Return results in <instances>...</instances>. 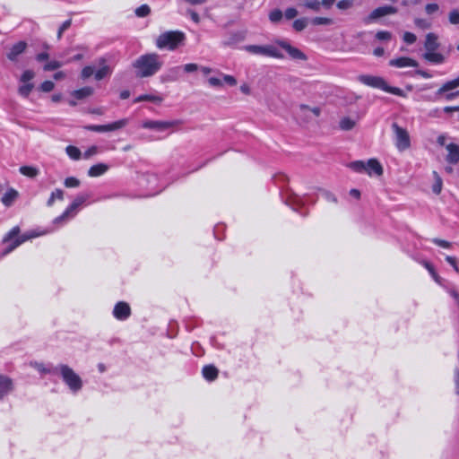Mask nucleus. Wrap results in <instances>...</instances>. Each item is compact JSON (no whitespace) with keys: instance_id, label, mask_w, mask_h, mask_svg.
Returning a JSON list of instances; mask_svg holds the SVG:
<instances>
[{"instance_id":"1","label":"nucleus","mask_w":459,"mask_h":459,"mask_svg":"<svg viewBox=\"0 0 459 459\" xmlns=\"http://www.w3.org/2000/svg\"><path fill=\"white\" fill-rule=\"evenodd\" d=\"M163 66L160 56L155 52L146 53L138 56L133 63L135 76L147 78L155 75Z\"/></svg>"},{"instance_id":"2","label":"nucleus","mask_w":459,"mask_h":459,"mask_svg":"<svg viewBox=\"0 0 459 459\" xmlns=\"http://www.w3.org/2000/svg\"><path fill=\"white\" fill-rule=\"evenodd\" d=\"M186 35L180 30H168L155 39V46L160 50L175 51L185 44Z\"/></svg>"},{"instance_id":"3","label":"nucleus","mask_w":459,"mask_h":459,"mask_svg":"<svg viewBox=\"0 0 459 459\" xmlns=\"http://www.w3.org/2000/svg\"><path fill=\"white\" fill-rule=\"evenodd\" d=\"M358 80L359 82L372 87L376 89H381L385 92L404 97L405 94L403 91L397 87L389 86L383 77L380 76H375V75H368V74H361L358 77Z\"/></svg>"},{"instance_id":"4","label":"nucleus","mask_w":459,"mask_h":459,"mask_svg":"<svg viewBox=\"0 0 459 459\" xmlns=\"http://www.w3.org/2000/svg\"><path fill=\"white\" fill-rule=\"evenodd\" d=\"M58 370L63 381L74 393H77L82 387V380L79 375H77L73 368L69 366L61 364L54 369L53 372Z\"/></svg>"},{"instance_id":"5","label":"nucleus","mask_w":459,"mask_h":459,"mask_svg":"<svg viewBox=\"0 0 459 459\" xmlns=\"http://www.w3.org/2000/svg\"><path fill=\"white\" fill-rule=\"evenodd\" d=\"M90 195L80 194L76 195L72 204L65 210V212L54 220V223L57 224L67 221L76 215L78 209L89 199Z\"/></svg>"},{"instance_id":"6","label":"nucleus","mask_w":459,"mask_h":459,"mask_svg":"<svg viewBox=\"0 0 459 459\" xmlns=\"http://www.w3.org/2000/svg\"><path fill=\"white\" fill-rule=\"evenodd\" d=\"M20 233L19 227H13L4 238L3 242L7 244L6 248L3 251L2 255H5L29 239L30 237L26 235L18 236Z\"/></svg>"},{"instance_id":"7","label":"nucleus","mask_w":459,"mask_h":459,"mask_svg":"<svg viewBox=\"0 0 459 459\" xmlns=\"http://www.w3.org/2000/svg\"><path fill=\"white\" fill-rule=\"evenodd\" d=\"M394 133V145L399 152H404L411 147V138L409 132L400 126L397 123L392 124Z\"/></svg>"},{"instance_id":"8","label":"nucleus","mask_w":459,"mask_h":459,"mask_svg":"<svg viewBox=\"0 0 459 459\" xmlns=\"http://www.w3.org/2000/svg\"><path fill=\"white\" fill-rule=\"evenodd\" d=\"M245 50L253 55H260L281 59L284 57L282 53L273 45H247L244 47Z\"/></svg>"},{"instance_id":"9","label":"nucleus","mask_w":459,"mask_h":459,"mask_svg":"<svg viewBox=\"0 0 459 459\" xmlns=\"http://www.w3.org/2000/svg\"><path fill=\"white\" fill-rule=\"evenodd\" d=\"M179 120L160 121V120H146L143 122L142 126L146 129H152L157 132H164L177 126H179Z\"/></svg>"},{"instance_id":"10","label":"nucleus","mask_w":459,"mask_h":459,"mask_svg":"<svg viewBox=\"0 0 459 459\" xmlns=\"http://www.w3.org/2000/svg\"><path fill=\"white\" fill-rule=\"evenodd\" d=\"M129 123L128 118H122L120 120L115 121L113 123L108 125H91L86 126L87 130L98 132V133H105L110 131H116L125 127Z\"/></svg>"},{"instance_id":"11","label":"nucleus","mask_w":459,"mask_h":459,"mask_svg":"<svg viewBox=\"0 0 459 459\" xmlns=\"http://www.w3.org/2000/svg\"><path fill=\"white\" fill-rule=\"evenodd\" d=\"M459 87V76L454 80L445 82L436 92L437 97L444 96L446 100H452L459 96V91L446 93Z\"/></svg>"},{"instance_id":"12","label":"nucleus","mask_w":459,"mask_h":459,"mask_svg":"<svg viewBox=\"0 0 459 459\" xmlns=\"http://www.w3.org/2000/svg\"><path fill=\"white\" fill-rule=\"evenodd\" d=\"M459 87V76L454 80L445 82L436 92L437 97L444 96L446 100H452L459 96V91L446 93Z\"/></svg>"},{"instance_id":"13","label":"nucleus","mask_w":459,"mask_h":459,"mask_svg":"<svg viewBox=\"0 0 459 459\" xmlns=\"http://www.w3.org/2000/svg\"><path fill=\"white\" fill-rule=\"evenodd\" d=\"M335 0H302L300 6L318 13L322 9L329 10L333 5Z\"/></svg>"},{"instance_id":"14","label":"nucleus","mask_w":459,"mask_h":459,"mask_svg":"<svg viewBox=\"0 0 459 459\" xmlns=\"http://www.w3.org/2000/svg\"><path fill=\"white\" fill-rule=\"evenodd\" d=\"M397 13V9L394 6L390 5H385L380 6L373 10L370 14L365 19L366 23H369L377 19H379L381 17L394 14Z\"/></svg>"},{"instance_id":"15","label":"nucleus","mask_w":459,"mask_h":459,"mask_svg":"<svg viewBox=\"0 0 459 459\" xmlns=\"http://www.w3.org/2000/svg\"><path fill=\"white\" fill-rule=\"evenodd\" d=\"M131 315V308L128 303L125 301L117 302L113 309V316L120 321L126 320Z\"/></svg>"},{"instance_id":"16","label":"nucleus","mask_w":459,"mask_h":459,"mask_svg":"<svg viewBox=\"0 0 459 459\" xmlns=\"http://www.w3.org/2000/svg\"><path fill=\"white\" fill-rule=\"evenodd\" d=\"M277 44L281 48H283L292 59L302 60V61L307 60V56L301 50L291 46L287 41L280 40V41H277Z\"/></svg>"},{"instance_id":"17","label":"nucleus","mask_w":459,"mask_h":459,"mask_svg":"<svg viewBox=\"0 0 459 459\" xmlns=\"http://www.w3.org/2000/svg\"><path fill=\"white\" fill-rule=\"evenodd\" d=\"M389 65L403 68V67H417L419 65L418 62L411 57L401 56L398 58L391 59L389 61Z\"/></svg>"},{"instance_id":"18","label":"nucleus","mask_w":459,"mask_h":459,"mask_svg":"<svg viewBox=\"0 0 459 459\" xmlns=\"http://www.w3.org/2000/svg\"><path fill=\"white\" fill-rule=\"evenodd\" d=\"M365 172L369 176H372L373 174L377 176H381L384 170L382 165L377 159H369L366 162Z\"/></svg>"},{"instance_id":"19","label":"nucleus","mask_w":459,"mask_h":459,"mask_svg":"<svg viewBox=\"0 0 459 459\" xmlns=\"http://www.w3.org/2000/svg\"><path fill=\"white\" fill-rule=\"evenodd\" d=\"M299 116L304 117L306 120L311 118V114L317 117L321 114V109L318 107L310 108L307 105L301 104L299 107Z\"/></svg>"},{"instance_id":"20","label":"nucleus","mask_w":459,"mask_h":459,"mask_svg":"<svg viewBox=\"0 0 459 459\" xmlns=\"http://www.w3.org/2000/svg\"><path fill=\"white\" fill-rule=\"evenodd\" d=\"M27 44L24 41H19L15 43L7 54V58L11 61H15L21 54L26 49Z\"/></svg>"},{"instance_id":"21","label":"nucleus","mask_w":459,"mask_h":459,"mask_svg":"<svg viewBox=\"0 0 459 459\" xmlns=\"http://www.w3.org/2000/svg\"><path fill=\"white\" fill-rule=\"evenodd\" d=\"M13 381L10 377L0 375V400L13 390Z\"/></svg>"},{"instance_id":"22","label":"nucleus","mask_w":459,"mask_h":459,"mask_svg":"<svg viewBox=\"0 0 459 459\" xmlns=\"http://www.w3.org/2000/svg\"><path fill=\"white\" fill-rule=\"evenodd\" d=\"M439 48V43L437 41V36L434 33H428L426 35L424 48L426 52L436 51Z\"/></svg>"},{"instance_id":"23","label":"nucleus","mask_w":459,"mask_h":459,"mask_svg":"<svg viewBox=\"0 0 459 459\" xmlns=\"http://www.w3.org/2000/svg\"><path fill=\"white\" fill-rule=\"evenodd\" d=\"M446 150L448 152L446 161L451 164H456L459 161V145L449 143L446 145Z\"/></svg>"},{"instance_id":"24","label":"nucleus","mask_w":459,"mask_h":459,"mask_svg":"<svg viewBox=\"0 0 459 459\" xmlns=\"http://www.w3.org/2000/svg\"><path fill=\"white\" fill-rule=\"evenodd\" d=\"M422 56L426 61L435 65L443 64L446 60L445 56L439 52H437V50L425 52Z\"/></svg>"},{"instance_id":"25","label":"nucleus","mask_w":459,"mask_h":459,"mask_svg":"<svg viewBox=\"0 0 459 459\" xmlns=\"http://www.w3.org/2000/svg\"><path fill=\"white\" fill-rule=\"evenodd\" d=\"M99 64L101 65V67L99 70H97L94 74V77L97 81L104 79L105 77L110 75L112 73L111 68L108 65H105V59H100L99 61Z\"/></svg>"},{"instance_id":"26","label":"nucleus","mask_w":459,"mask_h":459,"mask_svg":"<svg viewBox=\"0 0 459 459\" xmlns=\"http://www.w3.org/2000/svg\"><path fill=\"white\" fill-rule=\"evenodd\" d=\"M108 169V166L104 163H98L91 166L88 170V176L91 178L100 177L105 174Z\"/></svg>"},{"instance_id":"27","label":"nucleus","mask_w":459,"mask_h":459,"mask_svg":"<svg viewBox=\"0 0 459 459\" xmlns=\"http://www.w3.org/2000/svg\"><path fill=\"white\" fill-rule=\"evenodd\" d=\"M18 192L13 189V188H10L4 195L3 197L1 198V201L3 203V204L6 207H10L13 205V204L14 203V201L17 199L18 197Z\"/></svg>"},{"instance_id":"28","label":"nucleus","mask_w":459,"mask_h":459,"mask_svg":"<svg viewBox=\"0 0 459 459\" xmlns=\"http://www.w3.org/2000/svg\"><path fill=\"white\" fill-rule=\"evenodd\" d=\"M204 377L208 381H213L218 377V369L212 365H207L202 370Z\"/></svg>"},{"instance_id":"29","label":"nucleus","mask_w":459,"mask_h":459,"mask_svg":"<svg viewBox=\"0 0 459 459\" xmlns=\"http://www.w3.org/2000/svg\"><path fill=\"white\" fill-rule=\"evenodd\" d=\"M93 94V89L91 87L86 86L81 88L79 90H75L72 91L71 95L74 97L76 100H83Z\"/></svg>"},{"instance_id":"30","label":"nucleus","mask_w":459,"mask_h":459,"mask_svg":"<svg viewBox=\"0 0 459 459\" xmlns=\"http://www.w3.org/2000/svg\"><path fill=\"white\" fill-rule=\"evenodd\" d=\"M19 171L23 176L30 178H36L39 173V169L33 166H22L20 167Z\"/></svg>"},{"instance_id":"31","label":"nucleus","mask_w":459,"mask_h":459,"mask_svg":"<svg viewBox=\"0 0 459 459\" xmlns=\"http://www.w3.org/2000/svg\"><path fill=\"white\" fill-rule=\"evenodd\" d=\"M56 199L60 201L64 199V192L62 189L56 188L51 193L48 200L47 201V205L51 207L54 204Z\"/></svg>"},{"instance_id":"32","label":"nucleus","mask_w":459,"mask_h":459,"mask_svg":"<svg viewBox=\"0 0 459 459\" xmlns=\"http://www.w3.org/2000/svg\"><path fill=\"white\" fill-rule=\"evenodd\" d=\"M65 152H66V154L72 160H79L82 156V152H81L80 149L75 146H73V145L67 146L65 149Z\"/></svg>"},{"instance_id":"33","label":"nucleus","mask_w":459,"mask_h":459,"mask_svg":"<svg viewBox=\"0 0 459 459\" xmlns=\"http://www.w3.org/2000/svg\"><path fill=\"white\" fill-rule=\"evenodd\" d=\"M348 167L357 173H363L366 170V162L363 160H356L351 162Z\"/></svg>"},{"instance_id":"34","label":"nucleus","mask_w":459,"mask_h":459,"mask_svg":"<svg viewBox=\"0 0 459 459\" xmlns=\"http://www.w3.org/2000/svg\"><path fill=\"white\" fill-rule=\"evenodd\" d=\"M433 176H434V178H435V183L432 186V191L436 195H439L441 193V190H442L443 182H442L441 178L437 174V172L433 171Z\"/></svg>"},{"instance_id":"35","label":"nucleus","mask_w":459,"mask_h":459,"mask_svg":"<svg viewBox=\"0 0 459 459\" xmlns=\"http://www.w3.org/2000/svg\"><path fill=\"white\" fill-rule=\"evenodd\" d=\"M355 121L350 117H342L340 120L339 126L341 129L347 131L352 129L355 126Z\"/></svg>"},{"instance_id":"36","label":"nucleus","mask_w":459,"mask_h":459,"mask_svg":"<svg viewBox=\"0 0 459 459\" xmlns=\"http://www.w3.org/2000/svg\"><path fill=\"white\" fill-rule=\"evenodd\" d=\"M162 100L161 98L158 97V96H154V95H149V94H143V95H140L138 96L135 100H134V102H141V101H152V102H160Z\"/></svg>"},{"instance_id":"37","label":"nucleus","mask_w":459,"mask_h":459,"mask_svg":"<svg viewBox=\"0 0 459 459\" xmlns=\"http://www.w3.org/2000/svg\"><path fill=\"white\" fill-rule=\"evenodd\" d=\"M33 87H34V85L31 82L22 83L19 87L18 92L20 93V95H22L23 97H28L30 95V93L31 92Z\"/></svg>"},{"instance_id":"38","label":"nucleus","mask_w":459,"mask_h":459,"mask_svg":"<svg viewBox=\"0 0 459 459\" xmlns=\"http://www.w3.org/2000/svg\"><path fill=\"white\" fill-rule=\"evenodd\" d=\"M313 25H332L333 20L328 17H315L311 20Z\"/></svg>"},{"instance_id":"39","label":"nucleus","mask_w":459,"mask_h":459,"mask_svg":"<svg viewBox=\"0 0 459 459\" xmlns=\"http://www.w3.org/2000/svg\"><path fill=\"white\" fill-rule=\"evenodd\" d=\"M135 15L138 17H145L150 14L151 8L147 4H142L141 6L137 7L134 11Z\"/></svg>"},{"instance_id":"40","label":"nucleus","mask_w":459,"mask_h":459,"mask_svg":"<svg viewBox=\"0 0 459 459\" xmlns=\"http://www.w3.org/2000/svg\"><path fill=\"white\" fill-rule=\"evenodd\" d=\"M64 185L68 188L78 187L80 186V180L74 177H69L65 179Z\"/></svg>"},{"instance_id":"41","label":"nucleus","mask_w":459,"mask_h":459,"mask_svg":"<svg viewBox=\"0 0 459 459\" xmlns=\"http://www.w3.org/2000/svg\"><path fill=\"white\" fill-rule=\"evenodd\" d=\"M307 20L305 18L297 19L293 22V28L297 31H301L307 27Z\"/></svg>"},{"instance_id":"42","label":"nucleus","mask_w":459,"mask_h":459,"mask_svg":"<svg viewBox=\"0 0 459 459\" xmlns=\"http://www.w3.org/2000/svg\"><path fill=\"white\" fill-rule=\"evenodd\" d=\"M35 76V74L31 70H26L23 72V74L21 76V82L27 83L30 82Z\"/></svg>"},{"instance_id":"43","label":"nucleus","mask_w":459,"mask_h":459,"mask_svg":"<svg viewBox=\"0 0 459 459\" xmlns=\"http://www.w3.org/2000/svg\"><path fill=\"white\" fill-rule=\"evenodd\" d=\"M94 74H95L94 67L91 66V65H87L82 68V73H81V77L83 80H85V79L90 78Z\"/></svg>"},{"instance_id":"44","label":"nucleus","mask_w":459,"mask_h":459,"mask_svg":"<svg viewBox=\"0 0 459 459\" xmlns=\"http://www.w3.org/2000/svg\"><path fill=\"white\" fill-rule=\"evenodd\" d=\"M282 18V13L279 9L273 10L269 14V19L272 22H278Z\"/></svg>"},{"instance_id":"45","label":"nucleus","mask_w":459,"mask_h":459,"mask_svg":"<svg viewBox=\"0 0 459 459\" xmlns=\"http://www.w3.org/2000/svg\"><path fill=\"white\" fill-rule=\"evenodd\" d=\"M336 6L340 10H348L353 6V0H340Z\"/></svg>"},{"instance_id":"46","label":"nucleus","mask_w":459,"mask_h":459,"mask_svg":"<svg viewBox=\"0 0 459 459\" xmlns=\"http://www.w3.org/2000/svg\"><path fill=\"white\" fill-rule=\"evenodd\" d=\"M448 19L452 24H459V11L454 9L449 13Z\"/></svg>"},{"instance_id":"47","label":"nucleus","mask_w":459,"mask_h":459,"mask_svg":"<svg viewBox=\"0 0 459 459\" xmlns=\"http://www.w3.org/2000/svg\"><path fill=\"white\" fill-rule=\"evenodd\" d=\"M403 39L405 43L407 44H413L415 43L416 39H417V37L415 34L411 33V32H409V31H406L403 33Z\"/></svg>"},{"instance_id":"48","label":"nucleus","mask_w":459,"mask_h":459,"mask_svg":"<svg viewBox=\"0 0 459 459\" xmlns=\"http://www.w3.org/2000/svg\"><path fill=\"white\" fill-rule=\"evenodd\" d=\"M62 63L59 61H51L44 65L45 71H53L62 66Z\"/></svg>"},{"instance_id":"49","label":"nucleus","mask_w":459,"mask_h":459,"mask_svg":"<svg viewBox=\"0 0 459 459\" xmlns=\"http://www.w3.org/2000/svg\"><path fill=\"white\" fill-rule=\"evenodd\" d=\"M288 204L290 205L292 207V209L296 211L297 206L303 204V200H302V198H300L299 196H294V197L290 198Z\"/></svg>"},{"instance_id":"50","label":"nucleus","mask_w":459,"mask_h":459,"mask_svg":"<svg viewBox=\"0 0 459 459\" xmlns=\"http://www.w3.org/2000/svg\"><path fill=\"white\" fill-rule=\"evenodd\" d=\"M72 24V21L69 19V20H66L65 22H64L62 23V25L60 26V28L58 29V31H57V39H60L64 31H65Z\"/></svg>"},{"instance_id":"51","label":"nucleus","mask_w":459,"mask_h":459,"mask_svg":"<svg viewBox=\"0 0 459 459\" xmlns=\"http://www.w3.org/2000/svg\"><path fill=\"white\" fill-rule=\"evenodd\" d=\"M55 87V83L52 81H45L40 84V90L44 92L51 91Z\"/></svg>"},{"instance_id":"52","label":"nucleus","mask_w":459,"mask_h":459,"mask_svg":"<svg viewBox=\"0 0 459 459\" xmlns=\"http://www.w3.org/2000/svg\"><path fill=\"white\" fill-rule=\"evenodd\" d=\"M99 152V148L95 145L91 146L87 151L84 152L82 157L84 159H90L91 156L96 155Z\"/></svg>"},{"instance_id":"53","label":"nucleus","mask_w":459,"mask_h":459,"mask_svg":"<svg viewBox=\"0 0 459 459\" xmlns=\"http://www.w3.org/2000/svg\"><path fill=\"white\" fill-rule=\"evenodd\" d=\"M392 37V34L389 31L380 30L376 34V38L379 40H389Z\"/></svg>"},{"instance_id":"54","label":"nucleus","mask_w":459,"mask_h":459,"mask_svg":"<svg viewBox=\"0 0 459 459\" xmlns=\"http://www.w3.org/2000/svg\"><path fill=\"white\" fill-rule=\"evenodd\" d=\"M227 83L230 86H235L237 84V80L234 76L230 74H223L222 75V82Z\"/></svg>"},{"instance_id":"55","label":"nucleus","mask_w":459,"mask_h":459,"mask_svg":"<svg viewBox=\"0 0 459 459\" xmlns=\"http://www.w3.org/2000/svg\"><path fill=\"white\" fill-rule=\"evenodd\" d=\"M414 23L417 27L421 29H429L430 27V23L429 22L420 18L415 19Z\"/></svg>"},{"instance_id":"56","label":"nucleus","mask_w":459,"mask_h":459,"mask_svg":"<svg viewBox=\"0 0 459 459\" xmlns=\"http://www.w3.org/2000/svg\"><path fill=\"white\" fill-rule=\"evenodd\" d=\"M284 15L286 19L290 20L298 15V11L293 7H290L285 10Z\"/></svg>"},{"instance_id":"57","label":"nucleus","mask_w":459,"mask_h":459,"mask_svg":"<svg viewBox=\"0 0 459 459\" xmlns=\"http://www.w3.org/2000/svg\"><path fill=\"white\" fill-rule=\"evenodd\" d=\"M183 69L186 73H193L199 69V65L195 63H189L183 66Z\"/></svg>"},{"instance_id":"58","label":"nucleus","mask_w":459,"mask_h":459,"mask_svg":"<svg viewBox=\"0 0 459 459\" xmlns=\"http://www.w3.org/2000/svg\"><path fill=\"white\" fill-rule=\"evenodd\" d=\"M432 242L435 243L436 245H437L438 247H443V248H449V247H451V243L446 241V240H444V239L434 238L432 240Z\"/></svg>"},{"instance_id":"59","label":"nucleus","mask_w":459,"mask_h":459,"mask_svg":"<svg viewBox=\"0 0 459 459\" xmlns=\"http://www.w3.org/2000/svg\"><path fill=\"white\" fill-rule=\"evenodd\" d=\"M208 82L212 87H221L222 86V80L219 79L217 77H210L208 79Z\"/></svg>"},{"instance_id":"60","label":"nucleus","mask_w":459,"mask_h":459,"mask_svg":"<svg viewBox=\"0 0 459 459\" xmlns=\"http://www.w3.org/2000/svg\"><path fill=\"white\" fill-rule=\"evenodd\" d=\"M438 4H428L426 6H425V11L428 14H432L434 13L435 12H437L438 10Z\"/></svg>"},{"instance_id":"61","label":"nucleus","mask_w":459,"mask_h":459,"mask_svg":"<svg viewBox=\"0 0 459 459\" xmlns=\"http://www.w3.org/2000/svg\"><path fill=\"white\" fill-rule=\"evenodd\" d=\"M446 261L454 267L456 273L459 272V268L456 264V259L454 256L446 255Z\"/></svg>"},{"instance_id":"62","label":"nucleus","mask_w":459,"mask_h":459,"mask_svg":"<svg viewBox=\"0 0 459 459\" xmlns=\"http://www.w3.org/2000/svg\"><path fill=\"white\" fill-rule=\"evenodd\" d=\"M324 197L328 201V202H332V203H336L337 202V198L335 197V195L333 194H332L331 192H328V191H325L324 192Z\"/></svg>"},{"instance_id":"63","label":"nucleus","mask_w":459,"mask_h":459,"mask_svg":"<svg viewBox=\"0 0 459 459\" xmlns=\"http://www.w3.org/2000/svg\"><path fill=\"white\" fill-rule=\"evenodd\" d=\"M34 368H35L38 371H39V372H41V373H50V372H51V370H50V369L46 368H45V366H44L43 364H41V363H35V364H34Z\"/></svg>"},{"instance_id":"64","label":"nucleus","mask_w":459,"mask_h":459,"mask_svg":"<svg viewBox=\"0 0 459 459\" xmlns=\"http://www.w3.org/2000/svg\"><path fill=\"white\" fill-rule=\"evenodd\" d=\"M455 393L459 395V370L455 372Z\"/></svg>"}]
</instances>
